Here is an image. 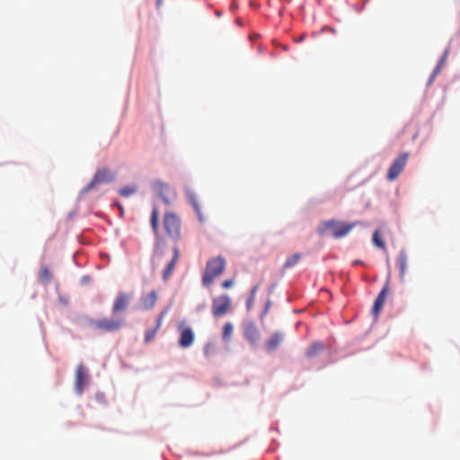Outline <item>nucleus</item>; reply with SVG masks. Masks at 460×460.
<instances>
[{
  "instance_id": "nucleus-1",
  "label": "nucleus",
  "mask_w": 460,
  "mask_h": 460,
  "mask_svg": "<svg viewBox=\"0 0 460 460\" xmlns=\"http://www.w3.org/2000/svg\"><path fill=\"white\" fill-rule=\"evenodd\" d=\"M226 268V260L221 257H214L207 262L206 269L202 278L204 286H210L214 279L220 276Z\"/></svg>"
},
{
  "instance_id": "nucleus-2",
  "label": "nucleus",
  "mask_w": 460,
  "mask_h": 460,
  "mask_svg": "<svg viewBox=\"0 0 460 460\" xmlns=\"http://www.w3.org/2000/svg\"><path fill=\"white\" fill-rule=\"evenodd\" d=\"M357 225L358 222L341 223L332 219L323 222L319 227L318 232L320 234H323L325 231L332 229V236L340 239L346 236Z\"/></svg>"
},
{
  "instance_id": "nucleus-3",
  "label": "nucleus",
  "mask_w": 460,
  "mask_h": 460,
  "mask_svg": "<svg viewBox=\"0 0 460 460\" xmlns=\"http://www.w3.org/2000/svg\"><path fill=\"white\" fill-rule=\"evenodd\" d=\"M232 307V299L228 295L215 296L212 299L211 313L218 318L228 314Z\"/></svg>"
},
{
  "instance_id": "nucleus-4",
  "label": "nucleus",
  "mask_w": 460,
  "mask_h": 460,
  "mask_svg": "<svg viewBox=\"0 0 460 460\" xmlns=\"http://www.w3.org/2000/svg\"><path fill=\"white\" fill-rule=\"evenodd\" d=\"M125 323L123 318H102L92 321V324L99 331L113 332L120 330Z\"/></svg>"
},
{
  "instance_id": "nucleus-5",
  "label": "nucleus",
  "mask_w": 460,
  "mask_h": 460,
  "mask_svg": "<svg viewBox=\"0 0 460 460\" xmlns=\"http://www.w3.org/2000/svg\"><path fill=\"white\" fill-rule=\"evenodd\" d=\"M164 226L166 233L173 239H179L181 236V219L172 213L167 212L164 217Z\"/></svg>"
},
{
  "instance_id": "nucleus-6",
  "label": "nucleus",
  "mask_w": 460,
  "mask_h": 460,
  "mask_svg": "<svg viewBox=\"0 0 460 460\" xmlns=\"http://www.w3.org/2000/svg\"><path fill=\"white\" fill-rule=\"evenodd\" d=\"M409 155L407 153H402L391 164L386 178L388 181H394L403 171L407 164Z\"/></svg>"
},
{
  "instance_id": "nucleus-7",
  "label": "nucleus",
  "mask_w": 460,
  "mask_h": 460,
  "mask_svg": "<svg viewBox=\"0 0 460 460\" xmlns=\"http://www.w3.org/2000/svg\"><path fill=\"white\" fill-rule=\"evenodd\" d=\"M115 179V174L107 170L101 169L96 172L92 181L84 187V191H89L93 189L96 185L101 183H108Z\"/></svg>"
},
{
  "instance_id": "nucleus-8",
  "label": "nucleus",
  "mask_w": 460,
  "mask_h": 460,
  "mask_svg": "<svg viewBox=\"0 0 460 460\" xmlns=\"http://www.w3.org/2000/svg\"><path fill=\"white\" fill-rule=\"evenodd\" d=\"M153 190L159 195L166 203H170L171 200L175 199L176 192L168 184L164 181L157 180L153 182Z\"/></svg>"
},
{
  "instance_id": "nucleus-9",
  "label": "nucleus",
  "mask_w": 460,
  "mask_h": 460,
  "mask_svg": "<svg viewBox=\"0 0 460 460\" xmlns=\"http://www.w3.org/2000/svg\"><path fill=\"white\" fill-rule=\"evenodd\" d=\"M180 333L178 344L181 348L190 347L195 341V333L190 327L186 326L183 323L178 325Z\"/></svg>"
},
{
  "instance_id": "nucleus-10",
  "label": "nucleus",
  "mask_w": 460,
  "mask_h": 460,
  "mask_svg": "<svg viewBox=\"0 0 460 460\" xmlns=\"http://www.w3.org/2000/svg\"><path fill=\"white\" fill-rule=\"evenodd\" d=\"M88 382V372L86 367L80 364L76 367L75 371V388L78 394H81L84 391V386Z\"/></svg>"
},
{
  "instance_id": "nucleus-11",
  "label": "nucleus",
  "mask_w": 460,
  "mask_h": 460,
  "mask_svg": "<svg viewBox=\"0 0 460 460\" xmlns=\"http://www.w3.org/2000/svg\"><path fill=\"white\" fill-rule=\"evenodd\" d=\"M388 292H389V282L387 281L384 285V287H383L382 290L380 291V293L378 294L377 297L376 298L373 308H372V314H374V316L376 318L378 317L380 312L383 309L384 305L385 304Z\"/></svg>"
},
{
  "instance_id": "nucleus-12",
  "label": "nucleus",
  "mask_w": 460,
  "mask_h": 460,
  "mask_svg": "<svg viewBox=\"0 0 460 460\" xmlns=\"http://www.w3.org/2000/svg\"><path fill=\"white\" fill-rule=\"evenodd\" d=\"M180 257V250L177 245H174L172 248V256L168 261L165 269L163 271V279L164 281H168V279L171 278V276L173 273V270L175 269V265L179 260Z\"/></svg>"
},
{
  "instance_id": "nucleus-13",
  "label": "nucleus",
  "mask_w": 460,
  "mask_h": 460,
  "mask_svg": "<svg viewBox=\"0 0 460 460\" xmlns=\"http://www.w3.org/2000/svg\"><path fill=\"white\" fill-rule=\"evenodd\" d=\"M129 299V295L124 292H119L113 303L112 313L118 314L125 311L128 305Z\"/></svg>"
},
{
  "instance_id": "nucleus-14",
  "label": "nucleus",
  "mask_w": 460,
  "mask_h": 460,
  "mask_svg": "<svg viewBox=\"0 0 460 460\" xmlns=\"http://www.w3.org/2000/svg\"><path fill=\"white\" fill-rule=\"evenodd\" d=\"M244 336L252 344L259 341L261 333L255 323H248L245 326Z\"/></svg>"
},
{
  "instance_id": "nucleus-15",
  "label": "nucleus",
  "mask_w": 460,
  "mask_h": 460,
  "mask_svg": "<svg viewBox=\"0 0 460 460\" xmlns=\"http://www.w3.org/2000/svg\"><path fill=\"white\" fill-rule=\"evenodd\" d=\"M284 335L280 332L273 333L270 338L266 341L265 347L268 351L272 352L276 350L283 341Z\"/></svg>"
},
{
  "instance_id": "nucleus-16",
  "label": "nucleus",
  "mask_w": 460,
  "mask_h": 460,
  "mask_svg": "<svg viewBox=\"0 0 460 460\" xmlns=\"http://www.w3.org/2000/svg\"><path fill=\"white\" fill-rule=\"evenodd\" d=\"M397 266L400 270V277L402 279H403L407 273V268H408V255L404 250H402L399 252V255L397 258Z\"/></svg>"
},
{
  "instance_id": "nucleus-17",
  "label": "nucleus",
  "mask_w": 460,
  "mask_h": 460,
  "mask_svg": "<svg viewBox=\"0 0 460 460\" xmlns=\"http://www.w3.org/2000/svg\"><path fill=\"white\" fill-rule=\"evenodd\" d=\"M157 300V293L155 290H152L146 296L141 297V306L145 310L153 308Z\"/></svg>"
},
{
  "instance_id": "nucleus-18",
  "label": "nucleus",
  "mask_w": 460,
  "mask_h": 460,
  "mask_svg": "<svg viewBox=\"0 0 460 460\" xmlns=\"http://www.w3.org/2000/svg\"><path fill=\"white\" fill-rule=\"evenodd\" d=\"M324 349V345L322 342H313L306 349L305 355L307 358H314L322 352Z\"/></svg>"
},
{
  "instance_id": "nucleus-19",
  "label": "nucleus",
  "mask_w": 460,
  "mask_h": 460,
  "mask_svg": "<svg viewBox=\"0 0 460 460\" xmlns=\"http://www.w3.org/2000/svg\"><path fill=\"white\" fill-rule=\"evenodd\" d=\"M448 53H449L448 49H446L443 56L439 59L438 65L434 68L432 75H430V78L429 80V84H431L434 81L435 77L440 73L442 67L444 66V64L447 61Z\"/></svg>"
},
{
  "instance_id": "nucleus-20",
  "label": "nucleus",
  "mask_w": 460,
  "mask_h": 460,
  "mask_svg": "<svg viewBox=\"0 0 460 460\" xmlns=\"http://www.w3.org/2000/svg\"><path fill=\"white\" fill-rule=\"evenodd\" d=\"M188 197H189V200L191 203V205L193 206V208H194V209H195V211H196L199 220L203 221L204 220V217L201 214L200 206H199V203L198 201V199H197L196 195L194 193L189 192L188 193Z\"/></svg>"
},
{
  "instance_id": "nucleus-21",
  "label": "nucleus",
  "mask_w": 460,
  "mask_h": 460,
  "mask_svg": "<svg viewBox=\"0 0 460 460\" xmlns=\"http://www.w3.org/2000/svg\"><path fill=\"white\" fill-rule=\"evenodd\" d=\"M372 241L374 243V244L383 250V251H386V245H385V241L383 240L382 238V235H381V232L379 230H376L373 234V236H372Z\"/></svg>"
},
{
  "instance_id": "nucleus-22",
  "label": "nucleus",
  "mask_w": 460,
  "mask_h": 460,
  "mask_svg": "<svg viewBox=\"0 0 460 460\" xmlns=\"http://www.w3.org/2000/svg\"><path fill=\"white\" fill-rule=\"evenodd\" d=\"M52 279V274L47 266H42L40 270V279L44 284H49Z\"/></svg>"
},
{
  "instance_id": "nucleus-23",
  "label": "nucleus",
  "mask_w": 460,
  "mask_h": 460,
  "mask_svg": "<svg viewBox=\"0 0 460 460\" xmlns=\"http://www.w3.org/2000/svg\"><path fill=\"white\" fill-rule=\"evenodd\" d=\"M300 258V253H295L292 256L288 257L284 264V269H288L295 266L299 261Z\"/></svg>"
},
{
  "instance_id": "nucleus-24",
  "label": "nucleus",
  "mask_w": 460,
  "mask_h": 460,
  "mask_svg": "<svg viewBox=\"0 0 460 460\" xmlns=\"http://www.w3.org/2000/svg\"><path fill=\"white\" fill-rule=\"evenodd\" d=\"M233 324L231 323H226L223 326V340L228 341L233 334Z\"/></svg>"
},
{
  "instance_id": "nucleus-25",
  "label": "nucleus",
  "mask_w": 460,
  "mask_h": 460,
  "mask_svg": "<svg viewBox=\"0 0 460 460\" xmlns=\"http://www.w3.org/2000/svg\"><path fill=\"white\" fill-rule=\"evenodd\" d=\"M137 192L136 186H125L119 190V194L123 197H129Z\"/></svg>"
},
{
  "instance_id": "nucleus-26",
  "label": "nucleus",
  "mask_w": 460,
  "mask_h": 460,
  "mask_svg": "<svg viewBox=\"0 0 460 460\" xmlns=\"http://www.w3.org/2000/svg\"><path fill=\"white\" fill-rule=\"evenodd\" d=\"M151 226L155 232L158 230V210L154 208L151 216Z\"/></svg>"
},
{
  "instance_id": "nucleus-27",
  "label": "nucleus",
  "mask_w": 460,
  "mask_h": 460,
  "mask_svg": "<svg viewBox=\"0 0 460 460\" xmlns=\"http://www.w3.org/2000/svg\"><path fill=\"white\" fill-rule=\"evenodd\" d=\"M216 352L215 345L212 342H208L204 347V353L207 358H210Z\"/></svg>"
},
{
  "instance_id": "nucleus-28",
  "label": "nucleus",
  "mask_w": 460,
  "mask_h": 460,
  "mask_svg": "<svg viewBox=\"0 0 460 460\" xmlns=\"http://www.w3.org/2000/svg\"><path fill=\"white\" fill-rule=\"evenodd\" d=\"M157 332H158V329H156L155 327L151 330L146 331V334H145V342L148 343V342L152 341L153 339L155 337Z\"/></svg>"
},
{
  "instance_id": "nucleus-29",
  "label": "nucleus",
  "mask_w": 460,
  "mask_h": 460,
  "mask_svg": "<svg viewBox=\"0 0 460 460\" xmlns=\"http://www.w3.org/2000/svg\"><path fill=\"white\" fill-rule=\"evenodd\" d=\"M163 251L162 250H159L157 249L155 252V255H154V259H153V264L154 266L155 265H159L160 262H161V259L163 257Z\"/></svg>"
},
{
  "instance_id": "nucleus-30",
  "label": "nucleus",
  "mask_w": 460,
  "mask_h": 460,
  "mask_svg": "<svg viewBox=\"0 0 460 460\" xmlns=\"http://www.w3.org/2000/svg\"><path fill=\"white\" fill-rule=\"evenodd\" d=\"M165 314H166V310L161 312L160 314L158 315V318H157V321H156V325H155L156 329L159 330L161 328L162 323H163V320H164Z\"/></svg>"
},
{
  "instance_id": "nucleus-31",
  "label": "nucleus",
  "mask_w": 460,
  "mask_h": 460,
  "mask_svg": "<svg viewBox=\"0 0 460 460\" xmlns=\"http://www.w3.org/2000/svg\"><path fill=\"white\" fill-rule=\"evenodd\" d=\"M233 285H234L233 279H226L221 283V286L223 288H230L233 287Z\"/></svg>"
},
{
  "instance_id": "nucleus-32",
  "label": "nucleus",
  "mask_w": 460,
  "mask_h": 460,
  "mask_svg": "<svg viewBox=\"0 0 460 460\" xmlns=\"http://www.w3.org/2000/svg\"><path fill=\"white\" fill-rule=\"evenodd\" d=\"M258 288H259V285H256L255 287H253V288L251 291L250 300L255 299V295H256Z\"/></svg>"
},
{
  "instance_id": "nucleus-33",
  "label": "nucleus",
  "mask_w": 460,
  "mask_h": 460,
  "mask_svg": "<svg viewBox=\"0 0 460 460\" xmlns=\"http://www.w3.org/2000/svg\"><path fill=\"white\" fill-rule=\"evenodd\" d=\"M270 305H271L270 301H268V302L266 303V305H265V308H264V311H263V314H262V315H263V316H264V315H266V314H268L269 309H270Z\"/></svg>"
},
{
  "instance_id": "nucleus-34",
  "label": "nucleus",
  "mask_w": 460,
  "mask_h": 460,
  "mask_svg": "<svg viewBox=\"0 0 460 460\" xmlns=\"http://www.w3.org/2000/svg\"><path fill=\"white\" fill-rule=\"evenodd\" d=\"M254 300H250V297L247 300V307L250 309V307L252 305Z\"/></svg>"
},
{
  "instance_id": "nucleus-35",
  "label": "nucleus",
  "mask_w": 460,
  "mask_h": 460,
  "mask_svg": "<svg viewBox=\"0 0 460 460\" xmlns=\"http://www.w3.org/2000/svg\"><path fill=\"white\" fill-rule=\"evenodd\" d=\"M162 4H163V0H157V1H156V6H157L158 8H159V7H161Z\"/></svg>"
}]
</instances>
